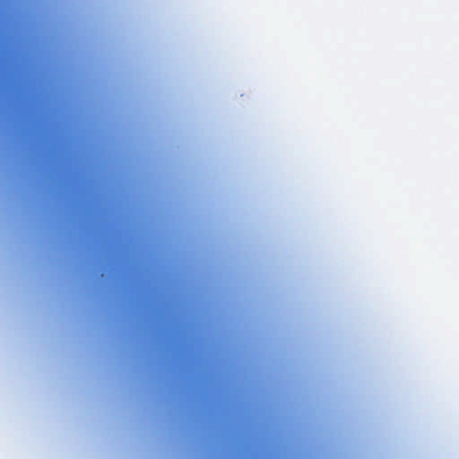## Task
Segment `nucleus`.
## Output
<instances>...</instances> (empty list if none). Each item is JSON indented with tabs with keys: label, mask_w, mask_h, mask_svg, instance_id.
<instances>
[{
	"label": "nucleus",
	"mask_w": 459,
	"mask_h": 459,
	"mask_svg": "<svg viewBox=\"0 0 459 459\" xmlns=\"http://www.w3.org/2000/svg\"><path fill=\"white\" fill-rule=\"evenodd\" d=\"M44 88H0V91L43 90Z\"/></svg>",
	"instance_id": "obj_1"
},
{
	"label": "nucleus",
	"mask_w": 459,
	"mask_h": 459,
	"mask_svg": "<svg viewBox=\"0 0 459 459\" xmlns=\"http://www.w3.org/2000/svg\"><path fill=\"white\" fill-rule=\"evenodd\" d=\"M0 86H36L35 84H0Z\"/></svg>",
	"instance_id": "obj_2"
}]
</instances>
